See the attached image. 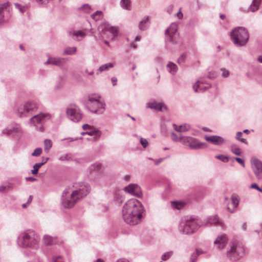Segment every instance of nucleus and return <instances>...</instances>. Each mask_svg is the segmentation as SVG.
I'll list each match as a JSON object with an SVG mask.
<instances>
[{
    "label": "nucleus",
    "instance_id": "27",
    "mask_svg": "<svg viewBox=\"0 0 262 262\" xmlns=\"http://www.w3.org/2000/svg\"><path fill=\"white\" fill-rule=\"evenodd\" d=\"M260 4V0H253L252 3L250 7V10L252 12H254L257 10L259 8Z\"/></svg>",
    "mask_w": 262,
    "mask_h": 262
},
{
    "label": "nucleus",
    "instance_id": "47",
    "mask_svg": "<svg viewBox=\"0 0 262 262\" xmlns=\"http://www.w3.org/2000/svg\"><path fill=\"white\" fill-rule=\"evenodd\" d=\"M198 252L197 251L196 253H193L190 257V262H195L196 260L197 259L198 256L199 255Z\"/></svg>",
    "mask_w": 262,
    "mask_h": 262
},
{
    "label": "nucleus",
    "instance_id": "52",
    "mask_svg": "<svg viewBox=\"0 0 262 262\" xmlns=\"http://www.w3.org/2000/svg\"><path fill=\"white\" fill-rule=\"evenodd\" d=\"M221 71L222 72V76L223 77H226L228 76L229 73L228 70L225 69H222Z\"/></svg>",
    "mask_w": 262,
    "mask_h": 262
},
{
    "label": "nucleus",
    "instance_id": "20",
    "mask_svg": "<svg viewBox=\"0 0 262 262\" xmlns=\"http://www.w3.org/2000/svg\"><path fill=\"white\" fill-rule=\"evenodd\" d=\"M252 168L256 177L260 179L262 178V165H252Z\"/></svg>",
    "mask_w": 262,
    "mask_h": 262
},
{
    "label": "nucleus",
    "instance_id": "35",
    "mask_svg": "<svg viewBox=\"0 0 262 262\" xmlns=\"http://www.w3.org/2000/svg\"><path fill=\"white\" fill-rule=\"evenodd\" d=\"M52 146V142L49 139H46L44 141V149L49 151Z\"/></svg>",
    "mask_w": 262,
    "mask_h": 262
},
{
    "label": "nucleus",
    "instance_id": "60",
    "mask_svg": "<svg viewBox=\"0 0 262 262\" xmlns=\"http://www.w3.org/2000/svg\"><path fill=\"white\" fill-rule=\"evenodd\" d=\"M234 160L238 163L240 164H243L244 163V161L243 160L239 158H235Z\"/></svg>",
    "mask_w": 262,
    "mask_h": 262
},
{
    "label": "nucleus",
    "instance_id": "1",
    "mask_svg": "<svg viewBox=\"0 0 262 262\" xmlns=\"http://www.w3.org/2000/svg\"><path fill=\"white\" fill-rule=\"evenodd\" d=\"M144 216V207L137 199L128 200L123 206V220L129 225L134 226L139 224Z\"/></svg>",
    "mask_w": 262,
    "mask_h": 262
},
{
    "label": "nucleus",
    "instance_id": "30",
    "mask_svg": "<svg viewBox=\"0 0 262 262\" xmlns=\"http://www.w3.org/2000/svg\"><path fill=\"white\" fill-rule=\"evenodd\" d=\"M12 188V184L9 183L0 186V192L4 193Z\"/></svg>",
    "mask_w": 262,
    "mask_h": 262
},
{
    "label": "nucleus",
    "instance_id": "46",
    "mask_svg": "<svg viewBox=\"0 0 262 262\" xmlns=\"http://www.w3.org/2000/svg\"><path fill=\"white\" fill-rule=\"evenodd\" d=\"M140 143L144 148H145L148 145L147 140L144 138H141L140 139Z\"/></svg>",
    "mask_w": 262,
    "mask_h": 262
},
{
    "label": "nucleus",
    "instance_id": "9",
    "mask_svg": "<svg viewBox=\"0 0 262 262\" xmlns=\"http://www.w3.org/2000/svg\"><path fill=\"white\" fill-rule=\"evenodd\" d=\"M51 117V115L49 114L41 113L32 117L31 122L34 126L37 127L38 125H41L46 120L50 119ZM43 130L42 125L39 126V130L42 132Z\"/></svg>",
    "mask_w": 262,
    "mask_h": 262
},
{
    "label": "nucleus",
    "instance_id": "13",
    "mask_svg": "<svg viewBox=\"0 0 262 262\" xmlns=\"http://www.w3.org/2000/svg\"><path fill=\"white\" fill-rule=\"evenodd\" d=\"M178 26L176 24H172L166 30V34L169 37L170 41L175 42V38H177Z\"/></svg>",
    "mask_w": 262,
    "mask_h": 262
},
{
    "label": "nucleus",
    "instance_id": "39",
    "mask_svg": "<svg viewBox=\"0 0 262 262\" xmlns=\"http://www.w3.org/2000/svg\"><path fill=\"white\" fill-rule=\"evenodd\" d=\"M72 158V156L71 154H65L60 157V160L63 162H69Z\"/></svg>",
    "mask_w": 262,
    "mask_h": 262
},
{
    "label": "nucleus",
    "instance_id": "53",
    "mask_svg": "<svg viewBox=\"0 0 262 262\" xmlns=\"http://www.w3.org/2000/svg\"><path fill=\"white\" fill-rule=\"evenodd\" d=\"M93 126L89 125V124H84L82 125V128L84 129V130H90L91 129L93 128Z\"/></svg>",
    "mask_w": 262,
    "mask_h": 262
},
{
    "label": "nucleus",
    "instance_id": "45",
    "mask_svg": "<svg viewBox=\"0 0 262 262\" xmlns=\"http://www.w3.org/2000/svg\"><path fill=\"white\" fill-rule=\"evenodd\" d=\"M232 204L234 208L237 207L239 203L238 199L236 197H232L231 199Z\"/></svg>",
    "mask_w": 262,
    "mask_h": 262
},
{
    "label": "nucleus",
    "instance_id": "15",
    "mask_svg": "<svg viewBox=\"0 0 262 262\" xmlns=\"http://www.w3.org/2000/svg\"><path fill=\"white\" fill-rule=\"evenodd\" d=\"M104 28L105 29L104 34H107L108 32L112 33L111 37L112 38H113L117 35L118 32L117 28L113 27H111L108 25H102L99 27V30H103Z\"/></svg>",
    "mask_w": 262,
    "mask_h": 262
},
{
    "label": "nucleus",
    "instance_id": "12",
    "mask_svg": "<svg viewBox=\"0 0 262 262\" xmlns=\"http://www.w3.org/2000/svg\"><path fill=\"white\" fill-rule=\"evenodd\" d=\"M125 192L132 194L138 198L142 196V193L140 187L137 184H130L123 188Z\"/></svg>",
    "mask_w": 262,
    "mask_h": 262
},
{
    "label": "nucleus",
    "instance_id": "54",
    "mask_svg": "<svg viewBox=\"0 0 262 262\" xmlns=\"http://www.w3.org/2000/svg\"><path fill=\"white\" fill-rule=\"evenodd\" d=\"M171 138L174 141H180L181 142L180 139L182 137L179 138L177 136V135L175 134L172 133L171 134Z\"/></svg>",
    "mask_w": 262,
    "mask_h": 262
},
{
    "label": "nucleus",
    "instance_id": "4",
    "mask_svg": "<svg viewBox=\"0 0 262 262\" xmlns=\"http://www.w3.org/2000/svg\"><path fill=\"white\" fill-rule=\"evenodd\" d=\"M245 255V248L242 243L234 241L230 244V249L227 252V256L230 260L235 261Z\"/></svg>",
    "mask_w": 262,
    "mask_h": 262
},
{
    "label": "nucleus",
    "instance_id": "58",
    "mask_svg": "<svg viewBox=\"0 0 262 262\" xmlns=\"http://www.w3.org/2000/svg\"><path fill=\"white\" fill-rule=\"evenodd\" d=\"M26 180L27 181H35L36 180V179L33 178V177H26Z\"/></svg>",
    "mask_w": 262,
    "mask_h": 262
},
{
    "label": "nucleus",
    "instance_id": "18",
    "mask_svg": "<svg viewBox=\"0 0 262 262\" xmlns=\"http://www.w3.org/2000/svg\"><path fill=\"white\" fill-rule=\"evenodd\" d=\"M147 107L151 109L159 110L160 111H163V108L166 109V107L162 103H157L155 102L148 103L147 104Z\"/></svg>",
    "mask_w": 262,
    "mask_h": 262
},
{
    "label": "nucleus",
    "instance_id": "23",
    "mask_svg": "<svg viewBox=\"0 0 262 262\" xmlns=\"http://www.w3.org/2000/svg\"><path fill=\"white\" fill-rule=\"evenodd\" d=\"M70 34L72 37H75V39L78 40L79 39V38H82L85 36V33L81 31H73Z\"/></svg>",
    "mask_w": 262,
    "mask_h": 262
},
{
    "label": "nucleus",
    "instance_id": "64",
    "mask_svg": "<svg viewBox=\"0 0 262 262\" xmlns=\"http://www.w3.org/2000/svg\"><path fill=\"white\" fill-rule=\"evenodd\" d=\"M163 159H159L156 161H154L153 162H155L156 163H161L163 162Z\"/></svg>",
    "mask_w": 262,
    "mask_h": 262
},
{
    "label": "nucleus",
    "instance_id": "25",
    "mask_svg": "<svg viewBox=\"0 0 262 262\" xmlns=\"http://www.w3.org/2000/svg\"><path fill=\"white\" fill-rule=\"evenodd\" d=\"M62 62V59L61 58H49L48 60L46 62V63H51L54 65H60L61 64Z\"/></svg>",
    "mask_w": 262,
    "mask_h": 262
},
{
    "label": "nucleus",
    "instance_id": "19",
    "mask_svg": "<svg viewBox=\"0 0 262 262\" xmlns=\"http://www.w3.org/2000/svg\"><path fill=\"white\" fill-rule=\"evenodd\" d=\"M83 134H88L90 136H94L93 138V140L95 141L100 137L101 135V133L99 130L93 127L92 129L88 130V131H87L85 133H83Z\"/></svg>",
    "mask_w": 262,
    "mask_h": 262
},
{
    "label": "nucleus",
    "instance_id": "50",
    "mask_svg": "<svg viewBox=\"0 0 262 262\" xmlns=\"http://www.w3.org/2000/svg\"><path fill=\"white\" fill-rule=\"evenodd\" d=\"M61 257L60 256H54L52 258V260L53 262H63V261L61 260Z\"/></svg>",
    "mask_w": 262,
    "mask_h": 262
},
{
    "label": "nucleus",
    "instance_id": "5",
    "mask_svg": "<svg viewBox=\"0 0 262 262\" xmlns=\"http://www.w3.org/2000/svg\"><path fill=\"white\" fill-rule=\"evenodd\" d=\"M233 42L239 46L245 45L249 38L248 31L243 27H237L233 29L230 34Z\"/></svg>",
    "mask_w": 262,
    "mask_h": 262
},
{
    "label": "nucleus",
    "instance_id": "41",
    "mask_svg": "<svg viewBox=\"0 0 262 262\" xmlns=\"http://www.w3.org/2000/svg\"><path fill=\"white\" fill-rule=\"evenodd\" d=\"M173 252L172 251L167 252L164 253L162 256V259L163 260H166L168 259L172 255Z\"/></svg>",
    "mask_w": 262,
    "mask_h": 262
},
{
    "label": "nucleus",
    "instance_id": "56",
    "mask_svg": "<svg viewBox=\"0 0 262 262\" xmlns=\"http://www.w3.org/2000/svg\"><path fill=\"white\" fill-rule=\"evenodd\" d=\"M216 76V73L215 72H209L208 74V77L210 78H214Z\"/></svg>",
    "mask_w": 262,
    "mask_h": 262
},
{
    "label": "nucleus",
    "instance_id": "38",
    "mask_svg": "<svg viewBox=\"0 0 262 262\" xmlns=\"http://www.w3.org/2000/svg\"><path fill=\"white\" fill-rule=\"evenodd\" d=\"M215 158L220 160L222 162L224 163H227L229 162V157L227 156L220 155H217L215 156Z\"/></svg>",
    "mask_w": 262,
    "mask_h": 262
},
{
    "label": "nucleus",
    "instance_id": "49",
    "mask_svg": "<svg viewBox=\"0 0 262 262\" xmlns=\"http://www.w3.org/2000/svg\"><path fill=\"white\" fill-rule=\"evenodd\" d=\"M251 164H261V162L256 157H253L251 160Z\"/></svg>",
    "mask_w": 262,
    "mask_h": 262
},
{
    "label": "nucleus",
    "instance_id": "61",
    "mask_svg": "<svg viewBox=\"0 0 262 262\" xmlns=\"http://www.w3.org/2000/svg\"><path fill=\"white\" fill-rule=\"evenodd\" d=\"M117 81V79L116 77H113L112 78V82L113 83V85H115L116 84Z\"/></svg>",
    "mask_w": 262,
    "mask_h": 262
},
{
    "label": "nucleus",
    "instance_id": "57",
    "mask_svg": "<svg viewBox=\"0 0 262 262\" xmlns=\"http://www.w3.org/2000/svg\"><path fill=\"white\" fill-rule=\"evenodd\" d=\"M94 168L96 171H99L101 168V165H93Z\"/></svg>",
    "mask_w": 262,
    "mask_h": 262
},
{
    "label": "nucleus",
    "instance_id": "3",
    "mask_svg": "<svg viewBox=\"0 0 262 262\" xmlns=\"http://www.w3.org/2000/svg\"><path fill=\"white\" fill-rule=\"evenodd\" d=\"M17 240L19 245L23 247L36 249L38 246L40 237L35 231L27 230L19 235Z\"/></svg>",
    "mask_w": 262,
    "mask_h": 262
},
{
    "label": "nucleus",
    "instance_id": "37",
    "mask_svg": "<svg viewBox=\"0 0 262 262\" xmlns=\"http://www.w3.org/2000/svg\"><path fill=\"white\" fill-rule=\"evenodd\" d=\"M92 17L96 20H98L101 19L102 18V11H96L92 15Z\"/></svg>",
    "mask_w": 262,
    "mask_h": 262
},
{
    "label": "nucleus",
    "instance_id": "22",
    "mask_svg": "<svg viewBox=\"0 0 262 262\" xmlns=\"http://www.w3.org/2000/svg\"><path fill=\"white\" fill-rule=\"evenodd\" d=\"M174 129L178 132H183L188 130L190 127L188 124H184L180 126H178L176 124H173Z\"/></svg>",
    "mask_w": 262,
    "mask_h": 262
},
{
    "label": "nucleus",
    "instance_id": "55",
    "mask_svg": "<svg viewBox=\"0 0 262 262\" xmlns=\"http://www.w3.org/2000/svg\"><path fill=\"white\" fill-rule=\"evenodd\" d=\"M185 55H182L178 59V62L179 63H183L184 60H185Z\"/></svg>",
    "mask_w": 262,
    "mask_h": 262
},
{
    "label": "nucleus",
    "instance_id": "11",
    "mask_svg": "<svg viewBox=\"0 0 262 262\" xmlns=\"http://www.w3.org/2000/svg\"><path fill=\"white\" fill-rule=\"evenodd\" d=\"M37 107V104L34 102H28L23 105H21L18 109L17 113L19 117H25L27 114L36 110Z\"/></svg>",
    "mask_w": 262,
    "mask_h": 262
},
{
    "label": "nucleus",
    "instance_id": "8",
    "mask_svg": "<svg viewBox=\"0 0 262 262\" xmlns=\"http://www.w3.org/2000/svg\"><path fill=\"white\" fill-rule=\"evenodd\" d=\"M68 118L73 122H78L82 118V114L78 107L75 104H71L67 108Z\"/></svg>",
    "mask_w": 262,
    "mask_h": 262
},
{
    "label": "nucleus",
    "instance_id": "51",
    "mask_svg": "<svg viewBox=\"0 0 262 262\" xmlns=\"http://www.w3.org/2000/svg\"><path fill=\"white\" fill-rule=\"evenodd\" d=\"M15 6L16 8H18V9H19L20 11L21 12H24V11H26V7H24V6H22L19 5V4H15Z\"/></svg>",
    "mask_w": 262,
    "mask_h": 262
},
{
    "label": "nucleus",
    "instance_id": "2",
    "mask_svg": "<svg viewBox=\"0 0 262 262\" xmlns=\"http://www.w3.org/2000/svg\"><path fill=\"white\" fill-rule=\"evenodd\" d=\"M70 189H66L62 195L61 203L65 208L73 207L79 201L85 197L90 191V186L83 183L78 190L70 192Z\"/></svg>",
    "mask_w": 262,
    "mask_h": 262
},
{
    "label": "nucleus",
    "instance_id": "48",
    "mask_svg": "<svg viewBox=\"0 0 262 262\" xmlns=\"http://www.w3.org/2000/svg\"><path fill=\"white\" fill-rule=\"evenodd\" d=\"M250 188H253V189H256V190H257L258 191L260 192H262V188H260L258 187V186L257 185V184L256 183H253L252 184L251 186H250Z\"/></svg>",
    "mask_w": 262,
    "mask_h": 262
},
{
    "label": "nucleus",
    "instance_id": "63",
    "mask_svg": "<svg viewBox=\"0 0 262 262\" xmlns=\"http://www.w3.org/2000/svg\"><path fill=\"white\" fill-rule=\"evenodd\" d=\"M130 176L129 175H126L124 178V180L126 182L129 181L130 180Z\"/></svg>",
    "mask_w": 262,
    "mask_h": 262
},
{
    "label": "nucleus",
    "instance_id": "40",
    "mask_svg": "<svg viewBox=\"0 0 262 262\" xmlns=\"http://www.w3.org/2000/svg\"><path fill=\"white\" fill-rule=\"evenodd\" d=\"M76 51V48L75 47L67 48L64 51V54L71 55L74 53Z\"/></svg>",
    "mask_w": 262,
    "mask_h": 262
},
{
    "label": "nucleus",
    "instance_id": "29",
    "mask_svg": "<svg viewBox=\"0 0 262 262\" xmlns=\"http://www.w3.org/2000/svg\"><path fill=\"white\" fill-rule=\"evenodd\" d=\"M121 5L125 9L130 10L131 9V2L130 0H121Z\"/></svg>",
    "mask_w": 262,
    "mask_h": 262
},
{
    "label": "nucleus",
    "instance_id": "59",
    "mask_svg": "<svg viewBox=\"0 0 262 262\" xmlns=\"http://www.w3.org/2000/svg\"><path fill=\"white\" fill-rule=\"evenodd\" d=\"M177 15L179 19H181L183 17V13H182L181 10H179Z\"/></svg>",
    "mask_w": 262,
    "mask_h": 262
},
{
    "label": "nucleus",
    "instance_id": "10",
    "mask_svg": "<svg viewBox=\"0 0 262 262\" xmlns=\"http://www.w3.org/2000/svg\"><path fill=\"white\" fill-rule=\"evenodd\" d=\"M181 142L193 149H200L203 148L205 144L200 143L196 139L190 137H182Z\"/></svg>",
    "mask_w": 262,
    "mask_h": 262
},
{
    "label": "nucleus",
    "instance_id": "7",
    "mask_svg": "<svg viewBox=\"0 0 262 262\" xmlns=\"http://www.w3.org/2000/svg\"><path fill=\"white\" fill-rule=\"evenodd\" d=\"M199 227L198 220L194 219L187 220L185 223L181 224L179 230L186 234H192L195 232Z\"/></svg>",
    "mask_w": 262,
    "mask_h": 262
},
{
    "label": "nucleus",
    "instance_id": "34",
    "mask_svg": "<svg viewBox=\"0 0 262 262\" xmlns=\"http://www.w3.org/2000/svg\"><path fill=\"white\" fill-rule=\"evenodd\" d=\"M114 67V64L112 63H108L103 65H102L99 69H98V71L101 72L105 70H107L109 68H113Z\"/></svg>",
    "mask_w": 262,
    "mask_h": 262
},
{
    "label": "nucleus",
    "instance_id": "62",
    "mask_svg": "<svg viewBox=\"0 0 262 262\" xmlns=\"http://www.w3.org/2000/svg\"><path fill=\"white\" fill-rule=\"evenodd\" d=\"M117 262H129L128 260L125 258L119 259Z\"/></svg>",
    "mask_w": 262,
    "mask_h": 262
},
{
    "label": "nucleus",
    "instance_id": "26",
    "mask_svg": "<svg viewBox=\"0 0 262 262\" xmlns=\"http://www.w3.org/2000/svg\"><path fill=\"white\" fill-rule=\"evenodd\" d=\"M167 68L168 71L172 74H174L178 70L177 65L171 62H169L167 64Z\"/></svg>",
    "mask_w": 262,
    "mask_h": 262
},
{
    "label": "nucleus",
    "instance_id": "31",
    "mask_svg": "<svg viewBox=\"0 0 262 262\" xmlns=\"http://www.w3.org/2000/svg\"><path fill=\"white\" fill-rule=\"evenodd\" d=\"M148 21V17L144 18L139 23V28L141 30H144L146 29V23Z\"/></svg>",
    "mask_w": 262,
    "mask_h": 262
},
{
    "label": "nucleus",
    "instance_id": "21",
    "mask_svg": "<svg viewBox=\"0 0 262 262\" xmlns=\"http://www.w3.org/2000/svg\"><path fill=\"white\" fill-rule=\"evenodd\" d=\"M204 85V83L202 82H200V81L197 82L193 86L194 91L197 92H199V90H206L210 87L209 84H207L205 86Z\"/></svg>",
    "mask_w": 262,
    "mask_h": 262
},
{
    "label": "nucleus",
    "instance_id": "36",
    "mask_svg": "<svg viewBox=\"0 0 262 262\" xmlns=\"http://www.w3.org/2000/svg\"><path fill=\"white\" fill-rule=\"evenodd\" d=\"M80 10L85 13H90L92 9L91 6L88 4L83 5L80 8Z\"/></svg>",
    "mask_w": 262,
    "mask_h": 262
},
{
    "label": "nucleus",
    "instance_id": "6",
    "mask_svg": "<svg viewBox=\"0 0 262 262\" xmlns=\"http://www.w3.org/2000/svg\"><path fill=\"white\" fill-rule=\"evenodd\" d=\"M88 109L92 113L102 114L104 110V104L100 97L96 95L90 96L86 102Z\"/></svg>",
    "mask_w": 262,
    "mask_h": 262
},
{
    "label": "nucleus",
    "instance_id": "17",
    "mask_svg": "<svg viewBox=\"0 0 262 262\" xmlns=\"http://www.w3.org/2000/svg\"><path fill=\"white\" fill-rule=\"evenodd\" d=\"M206 224L219 225L221 227H223V224L217 215H214L209 217L207 220Z\"/></svg>",
    "mask_w": 262,
    "mask_h": 262
},
{
    "label": "nucleus",
    "instance_id": "44",
    "mask_svg": "<svg viewBox=\"0 0 262 262\" xmlns=\"http://www.w3.org/2000/svg\"><path fill=\"white\" fill-rule=\"evenodd\" d=\"M42 152V149L41 148H36L32 154V156L37 157L39 156Z\"/></svg>",
    "mask_w": 262,
    "mask_h": 262
},
{
    "label": "nucleus",
    "instance_id": "28",
    "mask_svg": "<svg viewBox=\"0 0 262 262\" xmlns=\"http://www.w3.org/2000/svg\"><path fill=\"white\" fill-rule=\"evenodd\" d=\"M54 238L48 235L43 236V242L46 245H51L54 243Z\"/></svg>",
    "mask_w": 262,
    "mask_h": 262
},
{
    "label": "nucleus",
    "instance_id": "43",
    "mask_svg": "<svg viewBox=\"0 0 262 262\" xmlns=\"http://www.w3.org/2000/svg\"><path fill=\"white\" fill-rule=\"evenodd\" d=\"M242 135V132H237L236 133V139L238 140H239L241 142H242L243 143H247V141L245 139L241 138Z\"/></svg>",
    "mask_w": 262,
    "mask_h": 262
},
{
    "label": "nucleus",
    "instance_id": "42",
    "mask_svg": "<svg viewBox=\"0 0 262 262\" xmlns=\"http://www.w3.org/2000/svg\"><path fill=\"white\" fill-rule=\"evenodd\" d=\"M42 165H34L33 167V169L31 170V173L34 175L37 174L39 169Z\"/></svg>",
    "mask_w": 262,
    "mask_h": 262
},
{
    "label": "nucleus",
    "instance_id": "24",
    "mask_svg": "<svg viewBox=\"0 0 262 262\" xmlns=\"http://www.w3.org/2000/svg\"><path fill=\"white\" fill-rule=\"evenodd\" d=\"M9 5L8 3L0 5V24L4 22L3 11L7 8Z\"/></svg>",
    "mask_w": 262,
    "mask_h": 262
},
{
    "label": "nucleus",
    "instance_id": "14",
    "mask_svg": "<svg viewBox=\"0 0 262 262\" xmlns=\"http://www.w3.org/2000/svg\"><path fill=\"white\" fill-rule=\"evenodd\" d=\"M206 141L215 145H221L225 143V140L218 136H205Z\"/></svg>",
    "mask_w": 262,
    "mask_h": 262
},
{
    "label": "nucleus",
    "instance_id": "16",
    "mask_svg": "<svg viewBox=\"0 0 262 262\" xmlns=\"http://www.w3.org/2000/svg\"><path fill=\"white\" fill-rule=\"evenodd\" d=\"M227 242V238L226 235L223 234L219 236L214 242V245H217L219 249L224 248Z\"/></svg>",
    "mask_w": 262,
    "mask_h": 262
},
{
    "label": "nucleus",
    "instance_id": "32",
    "mask_svg": "<svg viewBox=\"0 0 262 262\" xmlns=\"http://www.w3.org/2000/svg\"><path fill=\"white\" fill-rule=\"evenodd\" d=\"M232 152L236 155H240L242 153V149L236 145H232L231 146Z\"/></svg>",
    "mask_w": 262,
    "mask_h": 262
},
{
    "label": "nucleus",
    "instance_id": "33",
    "mask_svg": "<svg viewBox=\"0 0 262 262\" xmlns=\"http://www.w3.org/2000/svg\"><path fill=\"white\" fill-rule=\"evenodd\" d=\"M172 205L175 208L180 210L185 205V203L183 202L175 201L172 203Z\"/></svg>",
    "mask_w": 262,
    "mask_h": 262
}]
</instances>
